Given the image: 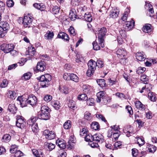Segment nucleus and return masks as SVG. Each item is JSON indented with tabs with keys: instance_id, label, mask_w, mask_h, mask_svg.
<instances>
[{
	"instance_id": "nucleus-17",
	"label": "nucleus",
	"mask_w": 157,
	"mask_h": 157,
	"mask_svg": "<svg viewBox=\"0 0 157 157\" xmlns=\"http://www.w3.org/2000/svg\"><path fill=\"white\" fill-rule=\"evenodd\" d=\"M99 143H102L104 141L103 136L101 134H95L94 135V141Z\"/></svg>"
},
{
	"instance_id": "nucleus-41",
	"label": "nucleus",
	"mask_w": 157,
	"mask_h": 157,
	"mask_svg": "<svg viewBox=\"0 0 157 157\" xmlns=\"http://www.w3.org/2000/svg\"><path fill=\"white\" fill-rule=\"evenodd\" d=\"M137 143L139 146H141L145 143V141L144 139L139 137L137 138Z\"/></svg>"
},
{
	"instance_id": "nucleus-43",
	"label": "nucleus",
	"mask_w": 157,
	"mask_h": 157,
	"mask_svg": "<svg viewBox=\"0 0 157 157\" xmlns=\"http://www.w3.org/2000/svg\"><path fill=\"white\" fill-rule=\"evenodd\" d=\"M8 84V82L7 80L6 79H3L2 82L0 84V87L1 88H5L6 87Z\"/></svg>"
},
{
	"instance_id": "nucleus-7",
	"label": "nucleus",
	"mask_w": 157,
	"mask_h": 157,
	"mask_svg": "<svg viewBox=\"0 0 157 157\" xmlns=\"http://www.w3.org/2000/svg\"><path fill=\"white\" fill-rule=\"evenodd\" d=\"M33 17L28 15L25 16L23 20V23L25 27H29L31 24Z\"/></svg>"
},
{
	"instance_id": "nucleus-44",
	"label": "nucleus",
	"mask_w": 157,
	"mask_h": 157,
	"mask_svg": "<svg viewBox=\"0 0 157 157\" xmlns=\"http://www.w3.org/2000/svg\"><path fill=\"white\" fill-rule=\"evenodd\" d=\"M86 104L88 105L92 106L93 105L94 103V99L93 98H90L86 100Z\"/></svg>"
},
{
	"instance_id": "nucleus-52",
	"label": "nucleus",
	"mask_w": 157,
	"mask_h": 157,
	"mask_svg": "<svg viewBox=\"0 0 157 157\" xmlns=\"http://www.w3.org/2000/svg\"><path fill=\"white\" fill-rule=\"evenodd\" d=\"M138 154V150L136 148L132 149V155L133 157H136Z\"/></svg>"
},
{
	"instance_id": "nucleus-39",
	"label": "nucleus",
	"mask_w": 157,
	"mask_h": 157,
	"mask_svg": "<svg viewBox=\"0 0 157 157\" xmlns=\"http://www.w3.org/2000/svg\"><path fill=\"white\" fill-rule=\"evenodd\" d=\"M93 48L94 50H100V47H101L100 44H99V41H98V44L95 42H94L93 43Z\"/></svg>"
},
{
	"instance_id": "nucleus-32",
	"label": "nucleus",
	"mask_w": 157,
	"mask_h": 157,
	"mask_svg": "<svg viewBox=\"0 0 157 157\" xmlns=\"http://www.w3.org/2000/svg\"><path fill=\"white\" fill-rule=\"evenodd\" d=\"M91 128L92 129L96 130L99 128V126L98 123L95 121L93 122L91 124Z\"/></svg>"
},
{
	"instance_id": "nucleus-27",
	"label": "nucleus",
	"mask_w": 157,
	"mask_h": 157,
	"mask_svg": "<svg viewBox=\"0 0 157 157\" xmlns=\"http://www.w3.org/2000/svg\"><path fill=\"white\" fill-rule=\"evenodd\" d=\"M51 105L56 110H58L60 107V104L58 101H52L51 102Z\"/></svg>"
},
{
	"instance_id": "nucleus-13",
	"label": "nucleus",
	"mask_w": 157,
	"mask_h": 157,
	"mask_svg": "<svg viewBox=\"0 0 157 157\" xmlns=\"http://www.w3.org/2000/svg\"><path fill=\"white\" fill-rule=\"evenodd\" d=\"M75 143L76 140L74 136H71L69 138L67 146L68 147H73L75 146Z\"/></svg>"
},
{
	"instance_id": "nucleus-11",
	"label": "nucleus",
	"mask_w": 157,
	"mask_h": 157,
	"mask_svg": "<svg viewBox=\"0 0 157 157\" xmlns=\"http://www.w3.org/2000/svg\"><path fill=\"white\" fill-rule=\"evenodd\" d=\"M46 67L44 62L42 61L38 62L36 67V69L38 71L42 72L45 70Z\"/></svg>"
},
{
	"instance_id": "nucleus-8",
	"label": "nucleus",
	"mask_w": 157,
	"mask_h": 157,
	"mask_svg": "<svg viewBox=\"0 0 157 157\" xmlns=\"http://www.w3.org/2000/svg\"><path fill=\"white\" fill-rule=\"evenodd\" d=\"M28 102V104L32 106L36 105L37 101L36 97L33 94H31L27 96Z\"/></svg>"
},
{
	"instance_id": "nucleus-23",
	"label": "nucleus",
	"mask_w": 157,
	"mask_h": 157,
	"mask_svg": "<svg viewBox=\"0 0 157 157\" xmlns=\"http://www.w3.org/2000/svg\"><path fill=\"white\" fill-rule=\"evenodd\" d=\"M54 34L53 32L48 31L44 35V38L47 40L52 39L54 36Z\"/></svg>"
},
{
	"instance_id": "nucleus-3",
	"label": "nucleus",
	"mask_w": 157,
	"mask_h": 157,
	"mask_svg": "<svg viewBox=\"0 0 157 157\" xmlns=\"http://www.w3.org/2000/svg\"><path fill=\"white\" fill-rule=\"evenodd\" d=\"M87 64L88 68L86 72V75L87 76L90 77L94 73L97 66V63L93 60L91 59Z\"/></svg>"
},
{
	"instance_id": "nucleus-34",
	"label": "nucleus",
	"mask_w": 157,
	"mask_h": 157,
	"mask_svg": "<svg viewBox=\"0 0 157 157\" xmlns=\"http://www.w3.org/2000/svg\"><path fill=\"white\" fill-rule=\"evenodd\" d=\"M92 116L89 112L86 111L84 114V118L88 121H91Z\"/></svg>"
},
{
	"instance_id": "nucleus-48",
	"label": "nucleus",
	"mask_w": 157,
	"mask_h": 157,
	"mask_svg": "<svg viewBox=\"0 0 157 157\" xmlns=\"http://www.w3.org/2000/svg\"><path fill=\"white\" fill-rule=\"evenodd\" d=\"M44 147H55V145L51 143L45 142L44 143Z\"/></svg>"
},
{
	"instance_id": "nucleus-31",
	"label": "nucleus",
	"mask_w": 157,
	"mask_h": 157,
	"mask_svg": "<svg viewBox=\"0 0 157 157\" xmlns=\"http://www.w3.org/2000/svg\"><path fill=\"white\" fill-rule=\"evenodd\" d=\"M70 80H72L75 82H78L79 81V78L75 74L71 73L70 74Z\"/></svg>"
},
{
	"instance_id": "nucleus-26",
	"label": "nucleus",
	"mask_w": 157,
	"mask_h": 157,
	"mask_svg": "<svg viewBox=\"0 0 157 157\" xmlns=\"http://www.w3.org/2000/svg\"><path fill=\"white\" fill-rule=\"evenodd\" d=\"M136 59L140 61H143L145 60V57L141 52H137L136 54Z\"/></svg>"
},
{
	"instance_id": "nucleus-4",
	"label": "nucleus",
	"mask_w": 157,
	"mask_h": 157,
	"mask_svg": "<svg viewBox=\"0 0 157 157\" xmlns=\"http://www.w3.org/2000/svg\"><path fill=\"white\" fill-rule=\"evenodd\" d=\"M14 46L13 44L4 43L1 45L0 49L4 53H7L14 49Z\"/></svg>"
},
{
	"instance_id": "nucleus-57",
	"label": "nucleus",
	"mask_w": 157,
	"mask_h": 157,
	"mask_svg": "<svg viewBox=\"0 0 157 157\" xmlns=\"http://www.w3.org/2000/svg\"><path fill=\"white\" fill-rule=\"evenodd\" d=\"M17 66V63L12 64L8 66V69L9 70H12L13 69H15Z\"/></svg>"
},
{
	"instance_id": "nucleus-22",
	"label": "nucleus",
	"mask_w": 157,
	"mask_h": 157,
	"mask_svg": "<svg viewBox=\"0 0 157 157\" xmlns=\"http://www.w3.org/2000/svg\"><path fill=\"white\" fill-rule=\"evenodd\" d=\"M65 142L64 140L62 139H58L56 140V144L59 147H66Z\"/></svg>"
},
{
	"instance_id": "nucleus-64",
	"label": "nucleus",
	"mask_w": 157,
	"mask_h": 157,
	"mask_svg": "<svg viewBox=\"0 0 157 157\" xmlns=\"http://www.w3.org/2000/svg\"><path fill=\"white\" fill-rule=\"evenodd\" d=\"M120 135V134L119 132H113V137L114 139L116 140L118 138Z\"/></svg>"
},
{
	"instance_id": "nucleus-9",
	"label": "nucleus",
	"mask_w": 157,
	"mask_h": 157,
	"mask_svg": "<svg viewBox=\"0 0 157 157\" xmlns=\"http://www.w3.org/2000/svg\"><path fill=\"white\" fill-rule=\"evenodd\" d=\"M25 95H23L21 97H18L17 98V100H19L20 101V105L22 107L26 106L28 104V98L25 97Z\"/></svg>"
},
{
	"instance_id": "nucleus-14",
	"label": "nucleus",
	"mask_w": 157,
	"mask_h": 157,
	"mask_svg": "<svg viewBox=\"0 0 157 157\" xmlns=\"http://www.w3.org/2000/svg\"><path fill=\"white\" fill-rule=\"evenodd\" d=\"M75 10V9H72L70 11L69 14V17L71 18L72 21H74L78 17Z\"/></svg>"
},
{
	"instance_id": "nucleus-37",
	"label": "nucleus",
	"mask_w": 157,
	"mask_h": 157,
	"mask_svg": "<svg viewBox=\"0 0 157 157\" xmlns=\"http://www.w3.org/2000/svg\"><path fill=\"white\" fill-rule=\"evenodd\" d=\"M84 17L85 20L88 22H90L92 21V18L90 14L85 13L84 16Z\"/></svg>"
},
{
	"instance_id": "nucleus-1",
	"label": "nucleus",
	"mask_w": 157,
	"mask_h": 157,
	"mask_svg": "<svg viewBox=\"0 0 157 157\" xmlns=\"http://www.w3.org/2000/svg\"><path fill=\"white\" fill-rule=\"evenodd\" d=\"M51 79V75L48 74L41 75L39 79L40 85L43 88L48 86Z\"/></svg>"
},
{
	"instance_id": "nucleus-50",
	"label": "nucleus",
	"mask_w": 157,
	"mask_h": 157,
	"mask_svg": "<svg viewBox=\"0 0 157 157\" xmlns=\"http://www.w3.org/2000/svg\"><path fill=\"white\" fill-rule=\"evenodd\" d=\"M31 128L32 131L33 132H37L38 129V127L37 124H34L31 126Z\"/></svg>"
},
{
	"instance_id": "nucleus-49",
	"label": "nucleus",
	"mask_w": 157,
	"mask_h": 157,
	"mask_svg": "<svg viewBox=\"0 0 157 157\" xmlns=\"http://www.w3.org/2000/svg\"><path fill=\"white\" fill-rule=\"evenodd\" d=\"M7 6L9 7H13L14 5V2L13 0H8L6 2Z\"/></svg>"
},
{
	"instance_id": "nucleus-63",
	"label": "nucleus",
	"mask_w": 157,
	"mask_h": 157,
	"mask_svg": "<svg viewBox=\"0 0 157 157\" xmlns=\"http://www.w3.org/2000/svg\"><path fill=\"white\" fill-rule=\"evenodd\" d=\"M105 95L103 91H101L97 94V97L101 98L102 99L103 98V97Z\"/></svg>"
},
{
	"instance_id": "nucleus-10",
	"label": "nucleus",
	"mask_w": 157,
	"mask_h": 157,
	"mask_svg": "<svg viewBox=\"0 0 157 157\" xmlns=\"http://www.w3.org/2000/svg\"><path fill=\"white\" fill-rule=\"evenodd\" d=\"M116 54L119 58L122 59L126 55L127 52L124 48H121L117 50L116 51Z\"/></svg>"
},
{
	"instance_id": "nucleus-53",
	"label": "nucleus",
	"mask_w": 157,
	"mask_h": 157,
	"mask_svg": "<svg viewBox=\"0 0 157 157\" xmlns=\"http://www.w3.org/2000/svg\"><path fill=\"white\" fill-rule=\"evenodd\" d=\"M70 74H71L70 73H65L63 76V79L65 80H69Z\"/></svg>"
},
{
	"instance_id": "nucleus-46",
	"label": "nucleus",
	"mask_w": 157,
	"mask_h": 157,
	"mask_svg": "<svg viewBox=\"0 0 157 157\" xmlns=\"http://www.w3.org/2000/svg\"><path fill=\"white\" fill-rule=\"evenodd\" d=\"M52 11L53 14H57L59 13V9L57 6H56L52 8Z\"/></svg>"
},
{
	"instance_id": "nucleus-55",
	"label": "nucleus",
	"mask_w": 157,
	"mask_h": 157,
	"mask_svg": "<svg viewBox=\"0 0 157 157\" xmlns=\"http://www.w3.org/2000/svg\"><path fill=\"white\" fill-rule=\"evenodd\" d=\"M96 117L99 119H101L102 121L105 122L106 121L105 118L102 115L99 114H96Z\"/></svg>"
},
{
	"instance_id": "nucleus-19",
	"label": "nucleus",
	"mask_w": 157,
	"mask_h": 157,
	"mask_svg": "<svg viewBox=\"0 0 157 157\" xmlns=\"http://www.w3.org/2000/svg\"><path fill=\"white\" fill-rule=\"evenodd\" d=\"M135 24V21L132 20L131 21L126 22L125 24L126 27H127V29L128 30H130L133 28Z\"/></svg>"
},
{
	"instance_id": "nucleus-54",
	"label": "nucleus",
	"mask_w": 157,
	"mask_h": 157,
	"mask_svg": "<svg viewBox=\"0 0 157 157\" xmlns=\"http://www.w3.org/2000/svg\"><path fill=\"white\" fill-rule=\"evenodd\" d=\"M69 31L71 34L74 36L76 35V33L75 31V29L72 26H70L69 29Z\"/></svg>"
},
{
	"instance_id": "nucleus-61",
	"label": "nucleus",
	"mask_w": 157,
	"mask_h": 157,
	"mask_svg": "<svg viewBox=\"0 0 157 157\" xmlns=\"http://www.w3.org/2000/svg\"><path fill=\"white\" fill-rule=\"evenodd\" d=\"M68 106L71 109H74V108L75 107V102L70 101L68 103Z\"/></svg>"
},
{
	"instance_id": "nucleus-62",
	"label": "nucleus",
	"mask_w": 157,
	"mask_h": 157,
	"mask_svg": "<svg viewBox=\"0 0 157 157\" xmlns=\"http://www.w3.org/2000/svg\"><path fill=\"white\" fill-rule=\"evenodd\" d=\"M115 95L121 98H125V96L123 93H116Z\"/></svg>"
},
{
	"instance_id": "nucleus-12",
	"label": "nucleus",
	"mask_w": 157,
	"mask_h": 157,
	"mask_svg": "<svg viewBox=\"0 0 157 157\" xmlns=\"http://www.w3.org/2000/svg\"><path fill=\"white\" fill-rule=\"evenodd\" d=\"M153 29L152 25L149 24H146L143 27L142 30L145 33H149L151 32Z\"/></svg>"
},
{
	"instance_id": "nucleus-40",
	"label": "nucleus",
	"mask_w": 157,
	"mask_h": 157,
	"mask_svg": "<svg viewBox=\"0 0 157 157\" xmlns=\"http://www.w3.org/2000/svg\"><path fill=\"white\" fill-rule=\"evenodd\" d=\"M78 99L79 100H86L88 98L87 96L85 94H81L78 95Z\"/></svg>"
},
{
	"instance_id": "nucleus-25",
	"label": "nucleus",
	"mask_w": 157,
	"mask_h": 157,
	"mask_svg": "<svg viewBox=\"0 0 157 157\" xmlns=\"http://www.w3.org/2000/svg\"><path fill=\"white\" fill-rule=\"evenodd\" d=\"M85 138L86 141L92 143V141H94V135L93 136L90 134L87 133L86 136Z\"/></svg>"
},
{
	"instance_id": "nucleus-21",
	"label": "nucleus",
	"mask_w": 157,
	"mask_h": 157,
	"mask_svg": "<svg viewBox=\"0 0 157 157\" xmlns=\"http://www.w3.org/2000/svg\"><path fill=\"white\" fill-rule=\"evenodd\" d=\"M49 111H50V109L48 106L44 105L41 107V113L50 115Z\"/></svg>"
},
{
	"instance_id": "nucleus-36",
	"label": "nucleus",
	"mask_w": 157,
	"mask_h": 157,
	"mask_svg": "<svg viewBox=\"0 0 157 157\" xmlns=\"http://www.w3.org/2000/svg\"><path fill=\"white\" fill-rule=\"evenodd\" d=\"M71 122L70 121L68 120L64 123L63 126L65 129H69L71 127Z\"/></svg>"
},
{
	"instance_id": "nucleus-29",
	"label": "nucleus",
	"mask_w": 157,
	"mask_h": 157,
	"mask_svg": "<svg viewBox=\"0 0 157 157\" xmlns=\"http://www.w3.org/2000/svg\"><path fill=\"white\" fill-rule=\"evenodd\" d=\"M149 98L152 101H154L156 100V98L155 93L149 92L148 94Z\"/></svg>"
},
{
	"instance_id": "nucleus-47",
	"label": "nucleus",
	"mask_w": 157,
	"mask_h": 157,
	"mask_svg": "<svg viewBox=\"0 0 157 157\" xmlns=\"http://www.w3.org/2000/svg\"><path fill=\"white\" fill-rule=\"evenodd\" d=\"M5 4L2 2L0 1V13L4 12L5 8Z\"/></svg>"
},
{
	"instance_id": "nucleus-42",
	"label": "nucleus",
	"mask_w": 157,
	"mask_h": 157,
	"mask_svg": "<svg viewBox=\"0 0 157 157\" xmlns=\"http://www.w3.org/2000/svg\"><path fill=\"white\" fill-rule=\"evenodd\" d=\"M87 130L85 128H82V129H80V135L81 136H86L87 133Z\"/></svg>"
},
{
	"instance_id": "nucleus-20",
	"label": "nucleus",
	"mask_w": 157,
	"mask_h": 157,
	"mask_svg": "<svg viewBox=\"0 0 157 157\" xmlns=\"http://www.w3.org/2000/svg\"><path fill=\"white\" fill-rule=\"evenodd\" d=\"M7 97L8 98L12 99H14L16 97L17 94L14 91H9L7 93Z\"/></svg>"
},
{
	"instance_id": "nucleus-18",
	"label": "nucleus",
	"mask_w": 157,
	"mask_h": 157,
	"mask_svg": "<svg viewBox=\"0 0 157 157\" xmlns=\"http://www.w3.org/2000/svg\"><path fill=\"white\" fill-rule=\"evenodd\" d=\"M17 109V108L14 104H10L8 106V110L12 113H15Z\"/></svg>"
},
{
	"instance_id": "nucleus-45",
	"label": "nucleus",
	"mask_w": 157,
	"mask_h": 157,
	"mask_svg": "<svg viewBox=\"0 0 157 157\" xmlns=\"http://www.w3.org/2000/svg\"><path fill=\"white\" fill-rule=\"evenodd\" d=\"M52 99V97L49 95H46L44 98V99L45 101L48 102L51 101Z\"/></svg>"
},
{
	"instance_id": "nucleus-58",
	"label": "nucleus",
	"mask_w": 157,
	"mask_h": 157,
	"mask_svg": "<svg viewBox=\"0 0 157 157\" xmlns=\"http://www.w3.org/2000/svg\"><path fill=\"white\" fill-rule=\"evenodd\" d=\"M144 86L145 89L146 91L147 92L150 91L152 88V86L150 84H147Z\"/></svg>"
},
{
	"instance_id": "nucleus-51",
	"label": "nucleus",
	"mask_w": 157,
	"mask_h": 157,
	"mask_svg": "<svg viewBox=\"0 0 157 157\" xmlns=\"http://www.w3.org/2000/svg\"><path fill=\"white\" fill-rule=\"evenodd\" d=\"M126 109L128 111V113L130 115H132L133 111L132 108L130 106L128 105L126 107Z\"/></svg>"
},
{
	"instance_id": "nucleus-16",
	"label": "nucleus",
	"mask_w": 157,
	"mask_h": 157,
	"mask_svg": "<svg viewBox=\"0 0 157 157\" xmlns=\"http://www.w3.org/2000/svg\"><path fill=\"white\" fill-rule=\"evenodd\" d=\"M119 11L117 9H113L111 10L109 16L110 17L113 18H116L118 17Z\"/></svg>"
},
{
	"instance_id": "nucleus-59",
	"label": "nucleus",
	"mask_w": 157,
	"mask_h": 157,
	"mask_svg": "<svg viewBox=\"0 0 157 157\" xmlns=\"http://www.w3.org/2000/svg\"><path fill=\"white\" fill-rule=\"evenodd\" d=\"M23 153L20 150H17L16 151L15 156L16 157H21Z\"/></svg>"
},
{
	"instance_id": "nucleus-6",
	"label": "nucleus",
	"mask_w": 157,
	"mask_h": 157,
	"mask_svg": "<svg viewBox=\"0 0 157 157\" xmlns=\"http://www.w3.org/2000/svg\"><path fill=\"white\" fill-rule=\"evenodd\" d=\"M43 134L45 136L46 139L49 140L54 139L56 136L54 132L52 131H49L48 130H44L43 132Z\"/></svg>"
},
{
	"instance_id": "nucleus-24",
	"label": "nucleus",
	"mask_w": 157,
	"mask_h": 157,
	"mask_svg": "<svg viewBox=\"0 0 157 157\" xmlns=\"http://www.w3.org/2000/svg\"><path fill=\"white\" fill-rule=\"evenodd\" d=\"M50 117V115L43 113H40L38 115V118L44 120H48Z\"/></svg>"
},
{
	"instance_id": "nucleus-38",
	"label": "nucleus",
	"mask_w": 157,
	"mask_h": 157,
	"mask_svg": "<svg viewBox=\"0 0 157 157\" xmlns=\"http://www.w3.org/2000/svg\"><path fill=\"white\" fill-rule=\"evenodd\" d=\"M31 76V74L30 72H27L24 74L22 77V78L23 79H25L26 80L29 79Z\"/></svg>"
},
{
	"instance_id": "nucleus-60",
	"label": "nucleus",
	"mask_w": 157,
	"mask_h": 157,
	"mask_svg": "<svg viewBox=\"0 0 157 157\" xmlns=\"http://www.w3.org/2000/svg\"><path fill=\"white\" fill-rule=\"evenodd\" d=\"M120 35L122 37H124L126 36V32L125 30L121 29L119 30Z\"/></svg>"
},
{
	"instance_id": "nucleus-33",
	"label": "nucleus",
	"mask_w": 157,
	"mask_h": 157,
	"mask_svg": "<svg viewBox=\"0 0 157 157\" xmlns=\"http://www.w3.org/2000/svg\"><path fill=\"white\" fill-rule=\"evenodd\" d=\"M33 154L36 157H40V155H42V152L40 150H38L35 149L32 150Z\"/></svg>"
},
{
	"instance_id": "nucleus-5",
	"label": "nucleus",
	"mask_w": 157,
	"mask_h": 157,
	"mask_svg": "<svg viewBox=\"0 0 157 157\" xmlns=\"http://www.w3.org/2000/svg\"><path fill=\"white\" fill-rule=\"evenodd\" d=\"M17 121L16 122L17 126L21 129L24 128L26 125V122L24 118L21 116H18L17 117Z\"/></svg>"
},
{
	"instance_id": "nucleus-30",
	"label": "nucleus",
	"mask_w": 157,
	"mask_h": 157,
	"mask_svg": "<svg viewBox=\"0 0 157 157\" xmlns=\"http://www.w3.org/2000/svg\"><path fill=\"white\" fill-rule=\"evenodd\" d=\"M97 82L98 85L101 87H105L106 86V83L104 79H97Z\"/></svg>"
},
{
	"instance_id": "nucleus-2",
	"label": "nucleus",
	"mask_w": 157,
	"mask_h": 157,
	"mask_svg": "<svg viewBox=\"0 0 157 157\" xmlns=\"http://www.w3.org/2000/svg\"><path fill=\"white\" fill-rule=\"evenodd\" d=\"M98 34V40L99 41V44H100L101 47L103 48L104 47V37L107 32V29L105 27H103L100 29H97Z\"/></svg>"
},
{
	"instance_id": "nucleus-35",
	"label": "nucleus",
	"mask_w": 157,
	"mask_h": 157,
	"mask_svg": "<svg viewBox=\"0 0 157 157\" xmlns=\"http://www.w3.org/2000/svg\"><path fill=\"white\" fill-rule=\"evenodd\" d=\"M140 80L143 82L144 84H147L148 82V79L146 75H142L140 77Z\"/></svg>"
},
{
	"instance_id": "nucleus-28",
	"label": "nucleus",
	"mask_w": 157,
	"mask_h": 157,
	"mask_svg": "<svg viewBox=\"0 0 157 157\" xmlns=\"http://www.w3.org/2000/svg\"><path fill=\"white\" fill-rule=\"evenodd\" d=\"M11 139V136L9 134H6L3 136L1 140L2 142H7L10 140Z\"/></svg>"
},
{
	"instance_id": "nucleus-15",
	"label": "nucleus",
	"mask_w": 157,
	"mask_h": 157,
	"mask_svg": "<svg viewBox=\"0 0 157 157\" xmlns=\"http://www.w3.org/2000/svg\"><path fill=\"white\" fill-rule=\"evenodd\" d=\"M135 105L136 108L140 110H144L145 108V106L143 105L140 101H136L135 103Z\"/></svg>"
},
{
	"instance_id": "nucleus-56",
	"label": "nucleus",
	"mask_w": 157,
	"mask_h": 157,
	"mask_svg": "<svg viewBox=\"0 0 157 157\" xmlns=\"http://www.w3.org/2000/svg\"><path fill=\"white\" fill-rule=\"evenodd\" d=\"M63 148L62 149H61L59 150V153H61L60 156L61 157H66L67 155V153L65 151H63V148Z\"/></svg>"
}]
</instances>
